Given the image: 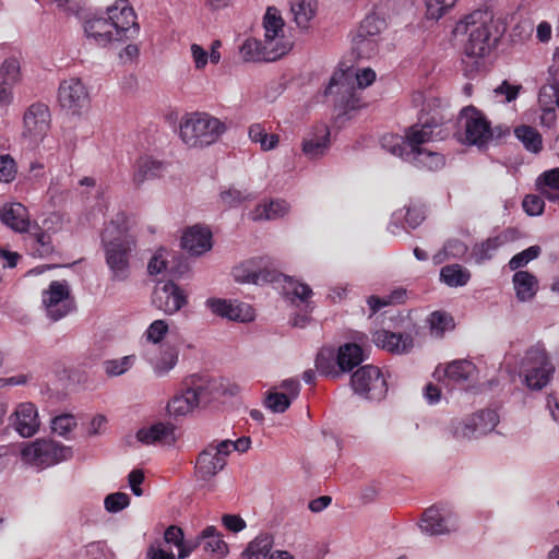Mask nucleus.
<instances>
[{
  "label": "nucleus",
  "instance_id": "obj_14",
  "mask_svg": "<svg viewBox=\"0 0 559 559\" xmlns=\"http://www.w3.org/2000/svg\"><path fill=\"white\" fill-rule=\"evenodd\" d=\"M107 15L116 31L117 41H124L138 36L140 26L136 14L128 0H117L107 9Z\"/></svg>",
  "mask_w": 559,
  "mask_h": 559
},
{
  "label": "nucleus",
  "instance_id": "obj_33",
  "mask_svg": "<svg viewBox=\"0 0 559 559\" xmlns=\"http://www.w3.org/2000/svg\"><path fill=\"white\" fill-rule=\"evenodd\" d=\"M409 156L406 162L413 164L417 168L428 170H436L444 165V157L442 154L421 148L420 145L413 146L409 151Z\"/></svg>",
  "mask_w": 559,
  "mask_h": 559
},
{
  "label": "nucleus",
  "instance_id": "obj_11",
  "mask_svg": "<svg viewBox=\"0 0 559 559\" xmlns=\"http://www.w3.org/2000/svg\"><path fill=\"white\" fill-rule=\"evenodd\" d=\"M499 423V416L493 409H481L463 420H455L451 424V432L455 439H472L484 436Z\"/></svg>",
  "mask_w": 559,
  "mask_h": 559
},
{
  "label": "nucleus",
  "instance_id": "obj_55",
  "mask_svg": "<svg viewBox=\"0 0 559 559\" xmlns=\"http://www.w3.org/2000/svg\"><path fill=\"white\" fill-rule=\"evenodd\" d=\"M168 331H169V325H168L167 321L158 319V320L153 321L147 326V329L143 333V338H145V341L147 343L159 344L165 338Z\"/></svg>",
  "mask_w": 559,
  "mask_h": 559
},
{
  "label": "nucleus",
  "instance_id": "obj_20",
  "mask_svg": "<svg viewBox=\"0 0 559 559\" xmlns=\"http://www.w3.org/2000/svg\"><path fill=\"white\" fill-rule=\"evenodd\" d=\"M262 26L264 29V40L274 48L285 46L284 56L292 49L293 44L284 35L285 22L281 11L275 7H269L263 16Z\"/></svg>",
  "mask_w": 559,
  "mask_h": 559
},
{
  "label": "nucleus",
  "instance_id": "obj_61",
  "mask_svg": "<svg viewBox=\"0 0 559 559\" xmlns=\"http://www.w3.org/2000/svg\"><path fill=\"white\" fill-rule=\"evenodd\" d=\"M543 199L545 198L540 194H527L522 203L525 213L530 216L540 215L545 209V202Z\"/></svg>",
  "mask_w": 559,
  "mask_h": 559
},
{
  "label": "nucleus",
  "instance_id": "obj_59",
  "mask_svg": "<svg viewBox=\"0 0 559 559\" xmlns=\"http://www.w3.org/2000/svg\"><path fill=\"white\" fill-rule=\"evenodd\" d=\"M130 503V497L124 492H115L110 493L105 498L104 504L108 512L116 513L124 508H127Z\"/></svg>",
  "mask_w": 559,
  "mask_h": 559
},
{
  "label": "nucleus",
  "instance_id": "obj_29",
  "mask_svg": "<svg viewBox=\"0 0 559 559\" xmlns=\"http://www.w3.org/2000/svg\"><path fill=\"white\" fill-rule=\"evenodd\" d=\"M199 537L204 552L216 556L219 559L228 555L229 547L224 540L222 533L215 526H206L200 532Z\"/></svg>",
  "mask_w": 559,
  "mask_h": 559
},
{
  "label": "nucleus",
  "instance_id": "obj_51",
  "mask_svg": "<svg viewBox=\"0 0 559 559\" xmlns=\"http://www.w3.org/2000/svg\"><path fill=\"white\" fill-rule=\"evenodd\" d=\"M20 63L15 58H8L0 67V84L14 86L20 81Z\"/></svg>",
  "mask_w": 559,
  "mask_h": 559
},
{
  "label": "nucleus",
  "instance_id": "obj_58",
  "mask_svg": "<svg viewBox=\"0 0 559 559\" xmlns=\"http://www.w3.org/2000/svg\"><path fill=\"white\" fill-rule=\"evenodd\" d=\"M456 0H426V15L431 20H439Z\"/></svg>",
  "mask_w": 559,
  "mask_h": 559
},
{
  "label": "nucleus",
  "instance_id": "obj_12",
  "mask_svg": "<svg viewBox=\"0 0 559 559\" xmlns=\"http://www.w3.org/2000/svg\"><path fill=\"white\" fill-rule=\"evenodd\" d=\"M43 304L47 316L52 321H58L72 312L75 309V301L71 296L68 282L52 281L48 289L43 292Z\"/></svg>",
  "mask_w": 559,
  "mask_h": 559
},
{
  "label": "nucleus",
  "instance_id": "obj_22",
  "mask_svg": "<svg viewBox=\"0 0 559 559\" xmlns=\"http://www.w3.org/2000/svg\"><path fill=\"white\" fill-rule=\"evenodd\" d=\"M206 306L213 313L229 320L246 322L254 318L253 309L247 304L235 305L226 299L209 298Z\"/></svg>",
  "mask_w": 559,
  "mask_h": 559
},
{
  "label": "nucleus",
  "instance_id": "obj_32",
  "mask_svg": "<svg viewBox=\"0 0 559 559\" xmlns=\"http://www.w3.org/2000/svg\"><path fill=\"white\" fill-rule=\"evenodd\" d=\"M537 192L550 202L559 203V167L545 170L535 182Z\"/></svg>",
  "mask_w": 559,
  "mask_h": 559
},
{
  "label": "nucleus",
  "instance_id": "obj_64",
  "mask_svg": "<svg viewBox=\"0 0 559 559\" xmlns=\"http://www.w3.org/2000/svg\"><path fill=\"white\" fill-rule=\"evenodd\" d=\"M223 525L233 533L241 532L246 528V522L242 518L235 514H224L222 518Z\"/></svg>",
  "mask_w": 559,
  "mask_h": 559
},
{
  "label": "nucleus",
  "instance_id": "obj_2",
  "mask_svg": "<svg viewBox=\"0 0 559 559\" xmlns=\"http://www.w3.org/2000/svg\"><path fill=\"white\" fill-rule=\"evenodd\" d=\"M102 243L110 278L117 282L128 280L131 274L130 260L135 242L128 235L123 214H118L116 219L105 226L102 233Z\"/></svg>",
  "mask_w": 559,
  "mask_h": 559
},
{
  "label": "nucleus",
  "instance_id": "obj_27",
  "mask_svg": "<svg viewBox=\"0 0 559 559\" xmlns=\"http://www.w3.org/2000/svg\"><path fill=\"white\" fill-rule=\"evenodd\" d=\"M0 219L11 229L23 234L32 226L27 209L17 202L5 204L0 210Z\"/></svg>",
  "mask_w": 559,
  "mask_h": 559
},
{
  "label": "nucleus",
  "instance_id": "obj_42",
  "mask_svg": "<svg viewBox=\"0 0 559 559\" xmlns=\"http://www.w3.org/2000/svg\"><path fill=\"white\" fill-rule=\"evenodd\" d=\"M514 134L526 151L537 154L543 150V136L536 128L522 124L514 129Z\"/></svg>",
  "mask_w": 559,
  "mask_h": 559
},
{
  "label": "nucleus",
  "instance_id": "obj_50",
  "mask_svg": "<svg viewBox=\"0 0 559 559\" xmlns=\"http://www.w3.org/2000/svg\"><path fill=\"white\" fill-rule=\"evenodd\" d=\"M379 39L373 37H359L355 35L353 39V50L358 58L369 59L378 51Z\"/></svg>",
  "mask_w": 559,
  "mask_h": 559
},
{
  "label": "nucleus",
  "instance_id": "obj_38",
  "mask_svg": "<svg viewBox=\"0 0 559 559\" xmlns=\"http://www.w3.org/2000/svg\"><path fill=\"white\" fill-rule=\"evenodd\" d=\"M476 372V366L466 359L454 360L445 367L444 373L454 384H464Z\"/></svg>",
  "mask_w": 559,
  "mask_h": 559
},
{
  "label": "nucleus",
  "instance_id": "obj_16",
  "mask_svg": "<svg viewBox=\"0 0 559 559\" xmlns=\"http://www.w3.org/2000/svg\"><path fill=\"white\" fill-rule=\"evenodd\" d=\"M228 442L209 444L198 456L195 472L202 480H210L226 465Z\"/></svg>",
  "mask_w": 559,
  "mask_h": 559
},
{
  "label": "nucleus",
  "instance_id": "obj_23",
  "mask_svg": "<svg viewBox=\"0 0 559 559\" xmlns=\"http://www.w3.org/2000/svg\"><path fill=\"white\" fill-rule=\"evenodd\" d=\"M24 234L26 249L34 258H49L55 252L50 234L38 225H32Z\"/></svg>",
  "mask_w": 559,
  "mask_h": 559
},
{
  "label": "nucleus",
  "instance_id": "obj_31",
  "mask_svg": "<svg viewBox=\"0 0 559 559\" xmlns=\"http://www.w3.org/2000/svg\"><path fill=\"white\" fill-rule=\"evenodd\" d=\"M165 171V164L151 156H141L135 163L133 181L140 186L146 180L159 177Z\"/></svg>",
  "mask_w": 559,
  "mask_h": 559
},
{
  "label": "nucleus",
  "instance_id": "obj_3",
  "mask_svg": "<svg viewBox=\"0 0 559 559\" xmlns=\"http://www.w3.org/2000/svg\"><path fill=\"white\" fill-rule=\"evenodd\" d=\"M444 122L445 119L439 110H433L430 115L423 109L418 122L407 129L405 136L384 134L381 138V146L406 162L413 146L425 144L441 134Z\"/></svg>",
  "mask_w": 559,
  "mask_h": 559
},
{
  "label": "nucleus",
  "instance_id": "obj_60",
  "mask_svg": "<svg viewBox=\"0 0 559 559\" xmlns=\"http://www.w3.org/2000/svg\"><path fill=\"white\" fill-rule=\"evenodd\" d=\"M17 173L15 160L9 155H0V181L11 182Z\"/></svg>",
  "mask_w": 559,
  "mask_h": 559
},
{
  "label": "nucleus",
  "instance_id": "obj_47",
  "mask_svg": "<svg viewBox=\"0 0 559 559\" xmlns=\"http://www.w3.org/2000/svg\"><path fill=\"white\" fill-rule=\"evenodd\" d=\"M249 138L255 143H260L263 151H270L277 146L280 138L277 134H269L265 128L260 123H254L249 128Z\"/></svg>",
  "mask_w": 559,
  "mask_h": 559
},
{
  "label": "nucleus",
  "instance_id": "obj_34",
  "mask_svg": "<svg viewBox=\"0 0 559 559\" xmlns=\"http://www.w3.org/2000/svg\"><path fill=\"white\" fill-rule=\"evenodd\" d=\"M512 281L516 298L520 301H530L535 297L538 290V281L534 274L527 271H518Z\"/></svg>",
  "mask_w": 559,
  "mask_h": 559
},
{
  "label": "nucleus",
  "instance_id": "obj_25",
  "mask_svg": "<svg viewBox=\"0 0 559 559\" xmlns=\"http://www.w3.org/2000/svg\"><path fill=\"white\" fill-rule=\"evenodd\" d=\"M372 340L378 347L393 354L408 353L414 346V340L409 334L388 330L376 331Z\"/></svg>",
  "mask_w": 559,
  "mask_h": 559
},
{
  "label": "nucleus",
  "instance_id": "obj_39",
  "mask_svg": "<svg viewBox=\"0 0 559 559\" xmlns=\"http://www.w3.org/2000/svg\"><path fill=\"white\" fill-rule=\"evenodd\" d=\"M197 395L192 393L187 385H183L182 393L175 395L167 405L169 414L182 416L192 412L199 406Z\"/></svg>",
  "mask_w": 559,
  "mask_h": 559
},
{
  "label": "nucleus",
  "instance_id": "obj_49",
  "mask_svg": "<svg viewBox=\"0 0 559 559\" xmlns=\"http://www.w3.org/2000/svg\"><path fill=\"white\" fill-rule=\"evenodd\" d=\"M330 143V132L325 128L324 134L320 138L304 140L302 152L310 158H317L326 152Z\"/></svg>",
  "mask_w": 559,
  "mask_h": 559
},
{
  "label": "nucleus",
  "instance_id": "obj_63",
  "mask_svg": "<svg viewBox=\"0 0 559 559\" xmlns=\"http://www.w3.org/2000/svg\"><path fill=\"white\" fill-rule=\"evenodd\" d=\"M522 90V85H512L507 80H504L496 90L495 93L497 95H504L506 100L511 103L515 100Z\"/></svg>",
  "mask_w": 559,
  "mask_h": 559
},
{
  "label": "nucleus",
  "instance_id": "obj_54",
  "mask_svg": "<svg viewBox=\"0 0 559 559\" xmlns=\"http://www.w3.org/2000/svg\"><path fill=\"white\" fill-rule=\"evenodd\" d=\"M542 249L539 246H531L527 249L514 254L508 263L511 271H521V267L527 265L532 260L538 258Z\"/></svg>",
  "mask_w": 559,
  "mask_h": 559
},
{
  "label": "nucleus",
  "instance_id": "obj_57",
  "mask_svg": "<svg viewBox=\"0 0 559 559\" xmlns=\"http://www.w3.org/2000/svg\"><path fill=\"white\" fill-rule=\"evenodd\" d=\"M76 427V419L71 414H62L56 416L51 420V429L53 432L61 437H66L70 431Z\"/></svg>",
  "mask_w": 559,
  "mask_h": 559
},
{
  "label": "nucleus",
  "instance_id": "obj_44",
  "mask_svg": "<svg viewBox=\"0 0 559 559\" xmlns=\"http://www.w3.org/2000/svg\"><path fill=\"white\" fill-rule=\"evenodd\" d=\"M420 528L423 532L437 535L447 532L443 519L436 507L428 508L421 516Z\"/></svg>",
  "mask_w": 559,
  "mask_h": 559
},
{
  "label": "nucleus",
  "instance_id": "obj_45",
  "mask_svg": "<svg viewBox=\"0 0 559 559\" xmlns=\"http://www.w3.org/2000/svg\"><path fill=\"white\" fill-rule=\"evenodd\" d=\"M431 334L442 337L447 331L454 329L455 323L451 314L444 311H433L428 319Z\"/></svg>",
  "mask_w": 559,
  "mask_h": 559
},
{
  "label": "nucleus",
  "instance_id": "obj_37",
  "mask_svg": "<svg viewBox=\"0 0 559 559\" xmlns=\"http://www.w3.org/2000/svg\"><path fill=\"white\" fill-rule=\"evenodd\" d=\"M510 240L507 233H501L497 236L489 237L480 243H476L473 248V254L477 263H483L486 260H490L496 251L508 243Z\"/></svg>",
  "mask_w": 559,
  "mask_h": 559
},
{
  "label": "nucleus",
  "instance_id": "obj_46",
  "mask_svg": "<svg viewBox=\"0 0 559 559\" xmlns=\"http://www.w3.org/2000/svg\"><path fill=\"white\" fill-rule=\"evenodd\" d=\"M386 26L385 20L376 13L368 14L360 23L357 34L359 37H373L379 39V35Z\"/></svg>",
  "mask_w": 559,
  "mask_h": 559
},
{
  "label": "nucleus",
  "instance_id": "obj_40",
  "mask_svg": "<svg viewBox=\"0 0 559 559\" xmlns=\"http://www.w3.org/2000/svg\"><path fill=\"white\" fill-rule=\"evenodd\" d=\"M290 11L300 28H308L317 12V0H289Z\"/></svg>",
  "mask_w": 559,
  "mask_h": 559
},
{
  "label": "nucleus",
  "instance_id": "obj_52",
  "mask_svg": "<svg viewBox=\"0 0 559 559\" xmlns=\"http://www.w3.org/2000/svg\"><path fill=\"white\" fill-rule=\"evenodd\" d=\"M134 361V355H128L119 359H108L104 361V370L109 377H118L131 369Z\"/></svg>",
  "mask_w": 559,
  "mask_h": 559
},
{
  "label": "nucleus",
  "instance_id": "obj_28",
  "mask_svg": "<svg viewBox=\"0 0 559 559\" xmlns=\"http://www.w3.org/2000/svg\"><path fill=\"white\" fill-rule=\"evenodd\" d=\"M84 32L88 38L99 46H106L109 43L117 41L116 31L109 17H92L84 24Z\"/></svg>",
  "mask_w": 559,
  "mask_h": 559
},
{
  "label": "nucleus",
  "instance_id": "obj_7",
  "mask_svg": "<svg viewBox=\"0 0 559 559\" xmlns=\"http://www.w3.org/2000/svg\"><path fill=\"white\" fill-rule=\"evenodd\" d=\"M524 383L531 390H542L549 384L555 373V366L540 342L531 346L521 362Z\"/></svg>",
  "mask_w": 559,
  "mask_h": 559
},
{
  "label": "nucleus",
  "instance_id": "obj_9",
  "mask_svg": "<svg viewBox=\"0 0 559 559\" xmlns=\"http://www.w3.org/2000/svg\"><path fill=\"white\" fill-rule=\"evenodd\" d=\"M25 462L38 466L48 467L72 457L73 452L70 447H66L50 439H37L26 445L22 452Z\"/></svg>",
  "mask_w": 559,
  "mask_h": 559
},
{
  "label": "nucleus",
  "instance_id": "obj_4",
  "mask_svg": "<svg viewBox=\"0 0 559 559\" xmlns=\"http://www.w3.org/2000/svg\"><path fill=\"white\" fill-rule=\"evenodd\" d=\"M492 16L486 11H474L459 21L454 27L455 35L468 36L464 52L467 57L484 58L496 47L498 37L492 35Z\"/></svg>",
  "mask_w": 559,
  "mask_h": 559
},
{
  "label": "nucleus",
  "instance_id": "obj_26",
  "mask_svg": "<svg viewBox=\"0 0 559 559\" xmlns=\"http://www.w3.org/2000/svg\"><path fill=\"white\" fill-rule=\"evenodd\" d=\"M15 429L20 436L29 438L34 436L39 428L37 408L33 403L20 404L14 413Z\"/></svg>",
  "mask_w": 559,
  "mask_h": 559
},
{
  "label": "nucleus",
  "instance_id": "obj_8",
  "mask_svg": "<svg viewBox=\"0 0 559 559\" xmlns=\"http://www.w3.org/2000/svg\"><path fill=\"white\" fill-rule=\"evenodd\" d=\"M364 359V352L359 345L346 343L340 346L336 357L331 350H321L316 358V368L325 377L337 378L340 371L335 366H338L341 371H349L360 365Z\"/></svg>",
  "mask_w": 559,
  "mask_h": 559
},
{
  "label": "nucleus",
  "instance_id": "obj_35",
  "mask_svg": "<svg viewBox=\"0 0 559 559\" xmlns=\"http://www.w3.org/2000/svg\"><path fill=\"white\" fill-rule=\"evenodd\" d=\"M538 103L546 115L555 116V109L559 108V81L556 76L540 87Z\"/></svg>",
  "mask_w": 559,
  "mask_h": 559
},
{
  "label": "nucleus",
  "instance_id": "obj_62",
  "mask_svg": "<svg viewBox=\"0 0 559 559\" xmlns=\"http://www.w3.org/2000/svg\"><path fill=\"white\" fill-rule=\"evenodd\" d=\"M165 250H158L150 260L147 271L151 275H156L167 270V260L164 257Z\"/></svg>",
  "mask_w": 559,
  "mask_h": 559
},
{
  "label": "nucleus",
  "instance_id": "obj_41",
  "mask_svg": "<svg viewBox=\"0 0 559 559\" xmlns=\"http://www.w3.org/2000/svg\"><path fill=\"white\" fill-rule=\"evenodd\" d=\"M179 352L174 346L163 347L159 355L151 361L154 373L157 377H165L175 368L178 362Z\"/></svg>",
  "mask_w": 559,
  "mask_h": 559
},
{
  "label": "nucleus",
  "instance_id": "obj_21",
  "mask_svg": "<svg viewBox=\"0 0 559 559\" xmlns=\"http://www.w3.org/2000/svg\"><path fill=\"white\" fill-rule=\"evenodd\" d=\"M285 46L274 48L265 40L247 38L240 46V53L245 61H275L284 56Z\"/></svg>",
  "mask_w": 559,
  "mask_h": 559
},
{
  "label": "nucleus",
  "instance_id": "obj_6",
  "mask_svg": "<svg viewBox=\"0 0 559 559\" xmlns=\"http://www.w3.org/2000/svg\"><path fill=\"white\" fill-rule=\"evenodd\" d=\"M374 80L376 73L370 68L359 70L355 73L350 68H347L346 70L340 69L333 73L324 94H340V104L346 110H354L361 106L360 98L357 96V92L355 90V84L359 90H362L372 84Z\"/></svg>",
  "mask_w": 559,
  "mask_h": 559
},
{
  "label": "nucleus",
  "instance_id": "obj_56",
  "mask_svg": "<svg viewBox=\"0 0 559 559\" xmlns=\"http://www.w3.org/2000/svg\"><path fill=\"white\" fill-rule=\"evenodd\" d=\"M288 394L271 389L265 397V406L274 413H284L292 404Z\"/></svg>",
  "mask_w": 559,
  "mask_h": 559
},
{
  "label": "nucleus",
  "instance_id": "obj_5",
  "mask_svg": "<svg viewBox=\"0 0 559 559\" xmlns=\"http://www.w3.org/2000/svg\"><path fill=\"white\" fill-rule=\"evenodd\" d=\"M226 126L206 112L186 114L179 124V135L189 147H205L221 138Z\"/></svg>",
  "mask_w": 559,
  "mask_h": 559
},
{
  "label": "nucleus",
  "instance_id": "obj_18",
  "mask_svg": "<svg viewBox=\"0 0 559 559\" xmlns=\"http://www.w3.org/2000/svg\"><path fill=\"white\" fill-rule=\"evenodd\" d=\"M152 304L165 314L171 316L188 304V294L179 285L168 281L155 287Z\"/></svg>",
  "mask_w": 559,
  "mask_h": 559
},
{
  "label": "nucleus",
  "instance_id": "obj_10",
  "mask_svg": "<svg viewBox=\"0 0 559 559\" xmlns=\"http://www.w3.org/2000/svg\"><path fill=\"white\" fill-rule=\"evenodd\" d=\"M350 385L355 393L367 400L380 401L388 393V384L383 373L372 365L358 368L352 374Z\"/></svg>",
  "mask_w": 559,
  "mask_h": 559
},
{
  "label": "nucleus",
  "instance_id": "obj_43",
  "mask_svg": "<svg viewBox=\"0 0 559 559\" xmlns=\"http://www.w3.org/2000/svg\"><path fill=\"white\" fill-rule=\"evenodd\" d=\"M440 278L450 287L464 286L471 280V272L460 264H449L441 269Z\"/></svg>",
  "mask_w": 559,
  "mask_h": 559
},
{
  "label": "nucleus",
  "instance_id": "obj_1",
  "mask_svg": "<svg viewBox=\"0 0 559 559\" xmlns=\"http://www.w3.org/2000/svg\"><path fill=\"white\" fill-rule=\"evenodd\" d=\"M233 276L236 282L242 284L263 285L269 283H278L282 285L284 297L293 304H305L310 308V298L313 295L312 289L306 283L281 273L273 263L266 258L250 259L237 265L233 270Z\"/></svg>",
  "mask_w": 559,
  "mask_h": 559
},
{
  "label": "nucleus",
  "instance_id": "obj_19",
  "mask_svg": "<svg viewBox=\"0 0 559 559\" xmlns=\"http://www.w3.org/2000/svg\"><path fill=\"white\" fill-rule=\"evenodd\" d=\"M183 385L197 396L199 405L207 404L227 393V388L221 379L210 374H191L183 380Z\"/></svg>",
  "mask_w": 559,
  "mask_h": 559
},
{
  "label": "nucleus",
  "instance_id": "obj_30",
  "mask_svg": "<svg viewBox=\"0 0 559 559\" xmlns=\"http://www.w3.org/2000/svg\"><path fill=\"white\" fill-rule=\"evenodd\" d=\"M136 438L144 444H170L175 441L174 426L171 424L156 423L148 428L140 429L136 432Z\"/></svg>",
  "mask_w": 559,
  "mask_h": 559
},
{
  "label": "nucleus",
  "instance_id": "obj_13",
  "mask_svg": "<svg viewBox=\"0 0 559 559\" xmlns=\"http://www.w3.org/2000/svg\"><path fill=\"white\" fill-rule=\"evenodd\" d=\"M58 102L62 109L80 116L90 107L91 98L86 85L79 78L63 80L58 88Z\"/></svg>",
  "mask_w": 559,
  "mask_h": 559
},
{
  "label": "nucleus",
  "instance_id": "obj_17",
  "mask_svg": "<svg viewBox=\"0 0 559 559\" xmlns=\"http://www.w3.org/2000/svg\"><path fill=\"white\" fill-rule=\"evenodd\" d=\"M23 136L32 143L38 144L44 140L50 129V111L43 103L32 104L23 117Z\"/></svg>",
  "mask_w": 559,
  "mask_h": 559
},
{
  "label": "nucleus",
  "instance_id": "obj_24",
  "mask_svg": "<svg viewBox=\"0 0 559 559\" xmlns=\"http://www.w3.org/2000/svg\"><path fill=\"white\" fill-rule=\"evenodd\" d=\"M181 246L190 254L201 255L212 249V231L207 227L194 225L185 231Z\"/></svg>",
  "mask_w": 559,
  "mask_h": 559
},
{
  "label": "nucleus",
  "instance_id": "obj_48",
  "mask_svg": "<svg viewBox=\"0 0 559 559\" xmlns=\"http://www.w3.org/2000/svg\"><path fill=\"white\" fill-rule=\"evenodd\" d=\"M467 250V246L462 240L449 239L444 243L442 251L433 255V262L440 264L445 258L461 259L466 254Z\"/></svg>",
  "mask_w": 559,
  "mask_h": 559
},
{
  "label": "nucleus",
  "instance_id": "obj_36",
  "mask_svg": "<svg viewBox=\"0 0 559 559\" xmlns=\"http://www.w3.org/2000/svg\"><path fill=\"white\" fill-rule=\"evenodd\" d=\"M274 540L270 534H260L248 544L240 559H270Z\"/></svg>",
  "mask_w": 559,
  "mask_h": 559
},
{
  "label": "nucleus",
  "instance_id": "obj_53",
  "mask_svg": "<svg viewBox=\"0 0 559 559\" xmlns=\"http://www.w3.org/2000/svg\"><path fill=\"white\" fill-rule=\"evenodd\" d=\"M288 212V203L284 200L271 201L269 204L257 207L258 218L275 219Z\"/></svg>",
  "mask_w": 559,
  "mask_h": 559
},
{
  "label": "nucleus",
  "instance_id": "obj_15",
  "mask_svg": "<svg viewBox=\"0 0 559 559\" xmlns=\"http://www.w3.org/2000/svg\"><path fill=\"white\" fill-rule=\"evenodd\" d=\"M460 122L465 130L469 144L484 145L492 138L490 122L485 115L474 106H466L460 112Z\"/></svg>",
  "mask_w": 559,
  "mask_h": 559
}]
</instances>
